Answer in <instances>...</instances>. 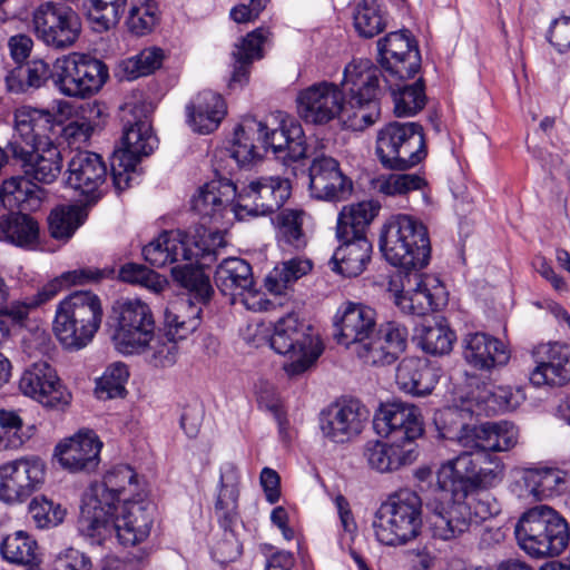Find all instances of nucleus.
<instances>
[{
    "mask_svg": "<svg viewBox=\"0 0 570 570\" xmlns=\"http://www.w3.org/2000/svg\"><path fill=\"white\" fill-rule=\"evenodd\" d=\"M381 76L379 67L368 60L350 62L344 68L341 88L321 81L299 91L298 115L312 125H325L338 117L345 128L362 131L380 119Z\"/></svg>",
    "mask_w": 570,
    "mask_h": 570,
    "instance_id": "1",
    "label": "nucleus"
},
{
    "mask_svg": "<svg viewBox=\"0 0 570 570\" xmlns=\"http://www.w3.org/2000/svg\"><path fill=\"white\" fill-rule=\"evenodd\" d=\"M291 194V180L281 176L257 177L240 189L229 179H215L198 189L191 209L205 222L223 224L228 216L244 219L274 214Z\"/></svg>",
    "mask_w": 570,
    "mask_h": 570,
    "instance_id": "2",
    "label": "nucleus"
},
{
    "mask_svg": "<svg viewBox=\"0 0 570 570\" xmlns=\"http://www.w3.org/2000/svg\"><path fill=\"white\" fill-rule=\"evenodd\" d=\"M269 150L286 166L305 158L307 147L302 126L283 120L277 128L269 129L255 118H244L234 131L232 157L238 165L247 166Z\"/></svg>",
    "mask_w": 570,
    "mask_h": 570,
    "instance_id": "3",
    "label": "nucleus"
},
{
    "mask_svg": "<svg viewBox=\"0 0 570 570\" xmlns=\"http://www.w3.org/2000/svg\"><path fill=\"white\" fill-rule=\"evenodd\" d=\"M202 261L200 256L195 255L190 261L171 267L174 282L186 291L187 297L165 311L164 325L170 341L184 340L198 328L203 307L214 295L209 275L205 272V267H209L213 262L203 264Z\"/></svg>",
    "mask_w": 570,
    "mask_h": 570,
    "instance_id": "4",
    "label": "nucleus"
},
{
    "mask_svg": "<svg viewBox=\"0 0 570 570\" xmlns=\"http://www.w3.org/2000/svg\"><path fill=\"white\" fill-rule=\"evenodd\" d=\"M137 473L127 464L110 468L101 481L94 482L80 505L77 527L81 535L100 538L108 533V515L120 502L139 497Z\"/></svg>",
    "mask_w": 570,
    "mask_h": 570,
    "instance_id": "5",
    "label": "nucleus"
},
{
    "mask_svg": "<svg viewBox=\"0 0 570 570\" xmlns=\"http://www.w3.org/2000/svg\"><path fill=\"white\" fill-rule=\"evenodd\" d=\"M472 399L461 405L445 406L434 415L439 436L456 441L462 446H483L494 451H509L518 443L519 430L508 421L487 422L480 425L471 421L478 414Z\"/></svg>",
    "mask_w": 570,
    "mask_h": 570,
    "instance_id": "6",
    "label": "nucleus"
},
{
    "mask_svg": "<svg viewBox=\"0 0 570 570\" xmlns=\"http://www.w3.org/2000/svg\"><path fill=\"white\" fill-rule=\"evenodd\" d=\"M381 205L368 200L343 207L337 217L336 238L340 242L330 264L344 277L362 274L371 261L372 243L366 230L377 216Z\"/></svg>",
    "mask_w": 570,
    "mask_h": 570,
    "instance_id": "7",
    "label": "nucleus"
},
{
    "mask_svg": "<svg viewBox=\"0 0 570 570\" xmlns=\"http://www.w3.org/2000/svg\"><path fill=\"white\" fill-rule=\"evenodd\" d=\"M114 313L116 324L111 338L118 352L134 355L153 347L156 366H168L175 362L176 341L167 338V343L158 344L155 318L148 304L140 299H127L114 308Z\"/></svg>",
    "mask_w": 570,
    "mask_h": 570,
    "instance_id": "8",
    "label": "nucleus"
},
{
    "mask_svg": "<svg viewBox=\"0 0 570 570\" xmlns=\"http://www.w3.org/2000/svg\"><path fill=\"white\" fill-rule=\"evenodd\" d=\"M122 120L121 146L115 149L110 157L112 186L118 194L139 183L138 164L144 156L150 155L158 144L142 107L134 106Z\"/></svg>",
    "mask_w": 570,
    "mask_h": 570,
    "instance_id": "9",
    "label": "nucleus"
},
{
    "mask_svg": "<svg viewBox=\"0 0 570 570\" xmlns=\"http://www.w3.org/2000/svg\"><path fill=\"white\" fill-rule=\"evenodd\" d=\"M380 249L386 262L404 272L422 269L431 258L428 228L414 216L392 215L382 227Z\"/></svg>",
    "mask_w": 570,
    "mask_h": 570,
    "instance_id": "10",
    "label": "nucleus"
},
{
    "mask_svg": "<svg viewBox=\"0 0 570 570\" xmlns=\"http://www.w3.org/2000/svg\"><path fill=\"white\" fill-rule=\"evenodd\" d=\"M514 534L520 548L534 558L559 556L570 540L567 520L548 505L527 510L517 522Z\"/></svg>",
    "mask_w": 570,
    "mask_h": 570,
    "instance_id": "11",
    "label": "nucleus"
},
{
    "mask_svg": "<svg viewBox=\"0 0 570 570\" xmlns=\"http://www.w3.org/2000/svg\"><path fill=\"white\" fill-rule=\"evenodd\" d=\"M373 528L384 546L397 547L414 540L422 528L421 498L410 489L390 494L377 509Z\"/></svg>",
    "mask_w": 570,
    "mask_h": 570,
    "instance_id": "12",
    "label": "nucleus"
},
{
    "mask_svg": "<svg viewBox=\"0 0 570 570\" xmlns=\"http://www.w3.org/2000/svg\"><path fill=\"white\" fill-rule=\"evenodd\" d=\"M225 245L224 235L219 230L209 232L206 239L197 242L186 232L174 229L160 233L142 247L141 254L147 263L157 268L178 265L190 261L195 255L203 258V264H207L217 261L219 250Z\"/></svg>",
    "mask_w": 570,
    "mask_h": 570,
    "instance_id": "13",
    "label": "nucleus"
},
{
    "mask_svg": "<svg viewBox=\"0 0 570 570\" xmlns=\"http://www.w3.org/2000/svg\"><path fill=\"white\" fill-rule=\"evenodd\" d=\"M271 347L281 355H289L291 362L283 368L288 376L306 372L321 356L323 346L313 334L311 325L298 320L294 313L279 318L269 340Z\"/></svg>",
    "mask_w": 570,
    "mask_h": 570,
    "instance_id": "14",
    "label": "nucleus"
},
{
    "mask_svg": "<svg viewBox=\"0 0 570 570\" xmlns=\"http://www.w3.org/2000/svg\"><path fill=\"white\" fill-rule=\"evenodd\" d=\"M376 155L384 168L404 171L419 165L428 155L422 125L391 121L377 132Z\"/></svg>",
    "mask_w": 570,
    "mask_h": 570,
    "instance_id": "15",
    "label": "nucleus"
},
{
    "mask_svg": "<svg viewBox=\"0 0 570 570\" xmlns=\"http://www.w3.org/2000/svg\"><path fill=\"white\" fill-rule=\"evenodd\" d=\"M109 79V68L90 55L73 52L56 59L57 90L67 97L97 94Z\"/></svg>",
    "mask_w": 570,
    "mask_h": 570,
    "instance_id": "16",
    "label": "nucleus"
},
{
    "mask_svg": "<svg viewBox=\"0 0 570 570\" xmlns=\"http://www.w3.org/2000/svg\"><path fill=\"white\" fill-rule=\"evenodd\" d=\"M81 18L70 6L47 1L32 13V31L38 40L56 50H67L79 39Z\"/></svg>",
    "mask_w": 570,
    "mask_h": 570,
    "instance_id": "17",
    "label": "nucleus"
},
{
    "mask_svg": "<svg viewBox=\"0 0 570 570\" xmlns=\"http://www.w3.org/2000/svg\"><path fill=\"white\" fill-rule=\"evenodd\" d=\"M156 505L153 501L141 499L140 495L122 503L120 515L112 512L108 515V533L100 538L83 535L91 544L101 546L107 539L116 535L124 547H134L145 541L154 524Z\"/></svg>",
    "mask_w": 570,
    "mask_h": 570,
    "instance_id": "18",
    "label": "nucleus"
},
{
    "mask_svg": "<svg viewBox=\"0 0 570 570\" xmlns=\"http://www.w3.org/2000/svg\"><path fill=\"white\" fill-rule=\"evenodd\" d=\"M333 325V336L337 344L363 362V348H367L377 326L376 312L360 303L344 302L334 316Z\"/></svg>",
    "mask_w": 570,
    "mask_h": 570,
    "instance_id": "19",
    "label": "nucleus"
},
{
    "mask_svg": "<svg viewBox=\"0 0 570 570\" xmlns=\"http://www.w3.org/2000/svg\"><path fill=\"white\" fill-rule=\"evenodd\" d=\"M377 62L381 72L397 80H407L421 69L417 41L406 29L387 33L377 41Z\"/></svg>",
    "mask_w": 570,
    "mask_h": 570,
    "instance_id": "20",
    "label": "nucleus"
},
{
    "mask_svg": "<svg viewBox=\"0 0 570 570\" xmlns=\"http://www.w3.org/2000/svg\"><path fill=\"white\" fill-rule=\"evenodd\" d=\"M19 389L22 394L49 410L65 411L72 400L71 393L47 361L35 362L26 368L20 377Z\"/></svg>",
    "mask_w": 570,
    "mask_h": 570,
    "instance_id": "21",
    "label": "nucleus"
},
{
    "mask_svg": "<svg viewBox=\"0 0 570 570\" xmlns=\"http://www.w3.org/2000/svg\"><path fill=\"white\" fill-rule=\"evenodd\" d=\"M46 479V463L38 456L0 465V500L13 504L27 500Z\"/></svg>",
    "mask_w": 570,
    "mask_h": 570,
    "instance_id": "22",
    "label": "nucleus"
},
{
    "mask_svg": "<svg viewBox=\"0 0 570 570\" xmlns=\"http://www.w3.org/2000/svg\"><path fill=\"white\" fill-rule=\"evenodd\" d=\"M373 426L379 435L402 444L417 445L416 440L424 433L421 410L404 402L382 405L374 416Z\"/></svg>",
    "mask_w": 570,
    "mask_h": 570,
    "instance_id": "23",
    "label": "nucleus"
},
{
    "mask_svg": "<svg viewBox=\"0 0 570 570\" xmlns=\"http://www.w3.org/2000/svg\"><path fill=\"white\" fill-rule=\"evenodd\" d=\"M66 175L67 186L78 191L87 205L96 204L106 193L107 166L96 153L77 151L68 161Z\"/></svg>",
    "mask_w": 570,
    "mask_h": 570,
    "instance_id": "24",
    "label": "nucleus"
},
{
    "mask_svg": "<svg viewBox=\"0 0 570 570\" xmlns=\"http://www.w3.org/2000/svg\"><path fill=\"white\" fill-rule=\"evenodd\" d=\"M465 448L470 450L443 463L436 474L439 489L459 498H466L469 492L475 491L476 468L489 458V451H493L483 446Z\"/></svg>",
    "mask_w": 570,
    "mask_h": 570,
    "instance_id": "25",
    "label": "nucleus"
},
{
    "mask_svg": "<svg viewBox=\"0 0 570 570\" xmlns=\"http://www.w3.org/2000/svg\"><path fill=\"white\" fill-rule=\"evenodd\" d=\"M7 149L29 181L51 184L61 173L62 157L53 141L42 142L33 150L23 149L17 141H9Z\"/></svg>",
    "mask_w": 570,
    "mask_h": 570,
    "instance_id": "26",
    "label": "nucleus"
},
{
    "mask_svg": "<svg viewBox=\"0 0 570 570\" xmlns=\"http://www.w3.org/2000/svg\"><path fill=\"white\" fill-rule=\"evenodd\" d=\"M58 117L48 109L21 106L13 112L14 134L9 141H17L23 149L33 150L42 142L53 141Z\"/></svg>",
    "mask_w": 570,
    "mask_h": 570,
    "instance_id": "27",
    "label": "nucleus"
},
{
    "mask_svg": "<svg viewBox=\"0 0 570 570\" xmlns=\"http://www.w3.org/2000/svg\"><path fill=\"white\" fill-rule=\"evenodd\" d=\"M309 191L316 199L340 202L352 194L353 183L343 174L336 159L322 155L309 166Z\"/></svg>",
    "mask_w": 570,
    "mask_h": 570,
    "instance_id": "28",
    "label": "nucleus"
},
{
    "mask_svg": "<svg viewBox=\"0 0 570 570\" xmlns=\"http://www.w3.org/2000/svg\"><path fill=\"white\" fill-rule=\"evenodd\" d=\"M102 442L92 430H80L55 449L61 466L72 473L92 472L100 462Z\"/></svg>",
    "mask_w": 570,
    "mask_h": 570,
    "instance_id": "29",
    "label": "nucleus"
},
{
    "mask_svg": "<svg viewBox=\"0 0 570 570\" xmlns=\"http://www.w3.org/2000/svg\"><path fill=\"white\" fill-rule=\"evenodd\" d=\"M419 271L405 272L402 289L395 295V304L404 314L422 316L439 307L435 296L442 286L436 278Z\"/></svg>",
    "mask_w": 570,
    "mask_h": 570,
    "instance_id": "30",
    "label": "nucleus"
},
{
    "mask_svg": "<svg viewBox=\"0 0 570 570\" xmlns=\"http://www.w3.org/2000/svg\"><path fill=\"white\" fill-rule=\"evenodd\" d=\"M409 341L407 327L397 321H389L376 326L373 337L363 348V363L371 366H385L395 363L405 352Z\"/></svg>",
    "mask_w": 570,
    "mask_h": 570,
    "instance_id": "31",
    "label": "nucleus"
},
{
    "mask_svg": "<svg viewBox=\"0 0 570 570\" xmlns=\"http://www.w3.org/2000/svg\"><path fill=\"white\" fill-rule=\"evenodd\" d=\"M320 429L333 443H345L363 430V411L357 401L334 403L320 414Z\"/></svg>",
    "mask_w": 570,
    "mask_h": 570,
    "instance_id": "32",
    "label": "nucleus"
},
{
    "mask_svg": "<svg viewBox=\"0 0 570 570\" xmlns=\"http://www.w3.org/2000/svg\"><path fill=\"white\" fill-rule=\"evenodd\" d=\"M431 532L434 539L454 540L466 533L472 523V508L469 501L451 495V501L436 503L432 509Z\"/></svg>",
    "mask_w": 570,
    "mask_h": 570,
    "instance_id": "33",
    "label": "nucleus"
},
{
    "mask_svg": "<svg viewBox=\"0 0 570 570\" xmlns=\"http://www.w3.org/2000/svg\"><path fill=\"white\" fill-rule=\"evenodd\" d=\"M537 366L530 375L534 385L563 386L570 381V346L553 343L537 351Z\"/></svg>",
    "mask_w": 570,
    "mask_h": 570,
    "instance_id": "34",
    "label": "nucleus"
},
{
    "mask_svg": "<svg viewBox=\"0 0 570 570\" xmlns=\"http://www.w3.org/2000/svg\"><path fill=\"white\" fill-rule=\"evenodd\" d=\"M239 482L240 474L236 464L233 462L223 463L219 468L214 511L219 527L225 532H233L234 527L239 520Z\"/></svg>",
    "mask_w": 570,
    "mask_h": 570,
    "instance_id": "35",
    "label": "nucleus"
},
{
    "mask_svg": "<svg viewBox=\"0 0 570 570\" xmlns=\"http://www.w3.org/2000/svg\"><path fill=\"white\" fill-rule=\"evenodd\" d=\"M463 356L468 364L480 371L505 365L510 360L508 346L499 338L483 333H469L463 338Z\"/></svg>",
    "mask_w": 570,
    "mask_h": 570,
    "instance_id": "36",
    "label": "nucleus"
},
{
    "mask_svg": "<svg viewBox=\"0 0 570 570\" xmlns=\"http://www.w3.org/2000/svg\"><path fill=\"white\" fill-rule=\"evenodd\" d=\"M567 473L557 468H527L514 482L513 491L520 498L544 500L559 495L566 489Z\"/></svg>",
    "mask_w": 570,
    "mask_h": 570,
    "instance_id": "37",
    "label": "nucleus"
},
{
    "mask_svg": "<svg viewBox=\"0 0 570 570\" xmlns=\"http://www.w3.org/2000/svg\"><path fill=\"white\" fill-rule=\"evenodd\" d=\"M364 456L371 469L389 473L412 464L419 456V450L411 443L372 441L366 443Z\"/></svg>",
    "mask_w": 570,
    "mask_h": 570,
    "instance_id": "38",
    "label": "nucleus"
},
{
    "mask_svg": "<svg viewBox=\"0 0 570 570\" xmlns=\"http://www.w3.org/2000/svg\"><path fill=\"white\" fill-rule=\"evenodd\" d=\"M399 389L413 396H425L432 393L439 382V368L426 358H403L396 368Z\"/></svg>",
    "mask_w": 570,
    "mask_h": 570,
    "instance_id": "39",
    "label": "nucleus"
},
{
    "mask_svg": "<svg viewBox=\"0 0 570 570\" xmlns=\"http://www.w3.org/2000/svg\"><path fill=\"white\" fill-rule=\"evenodd\" d=\"M267 35L268 30L259 27L240 38L239 43L235 45V49L232 52L234 63L228 82L229 88H242L248 82L253 62L262 59L264 56L263 45L267 39Z\"/></svg>",
    "mask_w": 570,
    "mask_h": 570,
    "instance_id": "40",
    "label": "nucleus"
},
{
    "mask_svg": "<svg viewBox=\"0 0 570 570\" xmlns=\"http://www.w3.org/2000/svg\"><path fill=\"white\" fill-rule=\"evenodd\" d=\"M380 86L383 89L381 99L386 91L390 92L393 104L394 114L397 117H411L420 112L426 105L425 82L423 78H419L415 82L409 85L405 80H397L382 76Z\"/></svg>",
    "mask_w": 570,
    "mask_h": 570,
    "instance_id": "41",
    "label": "nucleus"
},
{
    "mask_svg": "<svg viewBox=\"0 0 570 570\" xmlns=\"http://www.w3.org/2000/svg\"><path fill=\"white\" fill-rule=\"evenodd\" d=\"M49 80L57 89L56 61L52 66L41 59L28 61L13 68L6 77V85L12 94H24L39 89Z\"/></svg>",
    "mask_w": 570,
    "mask_h": 570,
    "instance_id": "42",
    "label": "nucleus"
},
{
    "mask_svg": "<svg viewBox=\"0 0 570 570\" xmlns=\"http://www.w3.org/2000/svg\"><path fill=\"white\" fill-rule=\"evenodd\" d=\"M214 281L223 295H233L236 289L249 292L254 285L252 266L239 257L224 258L215 271Z\"/></svg>",
    "mask_w": 570,
    "mask_h": 570,
    "instance_id": "43",
    "label": "nucleus"
},
{
    "mask_svg": "<svg viewBox=\"0 0 570 570\" xmlns=\"http://www.w3.org/2000/svg\"><path fill=\"white\" fill-rule=\"evenodd\" d=\"M305 212L284 208L273 218L276 239L279 246L289 250H302L307 245V235L303 229Z\"/></svg>",
    "mask_w": 570,
    "mask_h": 570,
    "instance_id": "44",
    "label": "nucleus"
},
{
    "mask_svg": "<svg viewBox=\"0 0 570 570\" xmlns=\"http://www.w3.org/2000/svg\"><path fill=\"white\" fill-rule=\"evenodd\" d=\"M0 235L10 244L29 248L39 242L40 228L29 214L10 213L0 219Z\"/></svg>",
    "mask_w": 570,
    "mask_h": 570,
    "instance_id": "45",
    "label": "nucleus"
},
{
    "mask_svg": "<svg viewBox=\"0 0 570 570\" xmlns=\"http://www.w3.org/2000/svg\"><path fill=\"white\" fill-rule=\"evenodd\" d=\"M58 307L70 313L90 328V333H97L102 322V306L100 298L89 291H77L62 299Z\"/></svg>",
    "mask_w": 570,
    "mask_h": 570,
    "instance_id": "46",
    "label": "nucleus"
},
{
    "mask_svg": "<svg viewBox=\"0 0 570 570\" xmlns=\"http://www.w3.org/2000/svg\"><path fill=\"white\" fill-rule=\"evenodd\" d=\"M52 328L63 348L71 352L86 347L96 335L85 323L58 306Z\"/></svg>",
    "mask_w": 570,
    "mask_h": 570,
    "instance_id": "47",
    "label": "nucleus"
},
{
    "mask_svg": "<svg viewBox=\"0 0 570 570\" xmlns=\"http://www.w3.org/2000/svg\"><path fill=\"white\" fill-rule=\"evenodd\" d=\"M307 258L293 257L277 264L265 277V288L274 295H283L299 278L312 271Z\"/></svg>",
    "mask_w": 570,
    "mask_h": 570,
    "instance_id": "48",
    "label": "nucleus"
},
{
    "mask_svg": "<svg viewBox=\"0 0 570 570\" xmlns=\"http://www.w3.org/2000/svg\"><path fill=\"white\" fill-rule=\"evenodd\" d=\"M160 18L158 0H130L126 26L130 33L141 37L153 32Z\"/></svg>",
    "mask_w": 570,
    "mask_h": 570,
    "instance_id": "49",
    "label": "nucleus"
},
{
    "mask_svg": "<svg viewBox=\"0 0 570 570\" xmlns=\"http://www.w3.org/2000/svg\"><path fill=\"white\" fill-rule=\"evenodd\" d=\"M354 27L363 38H373L386 28V12L377 0H362L354 14Z\"/></svg>",
    "mask_w": 570,
    "mask_h": 570,
    "instance_id": "50",
    "label": "nucleus"
},
{
    "mask_svg": "<svg viewBox=\"0 0 570 570\" xmlns=\"http://www.w3.org/2000/svg\"><path fill=\"white\" fill-rule=\"evenodd\" d=\"M472 401H475L478 414L487 415L512 411L519 405L518 394L509 386L483 387L472 395Z\"/></svg>",
    "mask_w": 570,
    "mask_h": 570,
    "instance_id": "51",
    "label": "nucleus"
},
{
    "mask_svg": "<svg viewBox=\"0 0 570 570\" xmlns=\"http://www.w3.org/2000/svg\"><path fill=\"white\" fill-rule=\"evenodd\" d=\"M38 544L24 531H17L7 535L1 544L0 552L7 561L16 564H31L37 559Z\"/></svg>",
    "mask_w": 570,
    "mask_h": 570,
    "instance_id": "52",
    "label": "nucleus"
},
{
    "mask_svg": "<svg viewBox=\"0 0 570 570\" xmlns=\"http://www.w3.org/2000/svg\"><path fill=\"white\" fill-rule=\"evenodd\" d=\"M50 236L58 240H69L83 224L85 216L76 206H57L48 216Z\"/></svg>",
    "mask_w": 570,
    "mask_h": 570,
    "instance_id": "53",
    "label": "nucleus"
},
{
    "mask_svg": "<svg viewBox=\"0 0 570 570\" xmlns=\"http://www.w3.org/2000/svg\"><path fill=\"white\" fill-rule=\"evenodd\" d=\"M374 189L385 196H407L412 191L422 190L426 180L419 174H389L373 181Z\"/></svg>",
    "mask_w": 570,
    "mask_h": 570,
    "instance_id": "54",
    "label": "nucleus"
},
{
    "mask_svg": "<svg viewBox=\"0 0 570 570\" xmlns=\"http://www.w3.org/2000/svg\"><path fill=\"white\" fill-rule=\"evenodd\" d=\"M88 20L96 32H105L119 21L127 0H90Z\"/></svg>",
    "mask_w": 570,
    "mask_h": 570,
    "instance_id": "55",
    "label": "nucleus"
},
{
    "mask_svg": "<svg viewBox=\"0 0 570 570\" xmlns=\"http://www.w3.org/2000/svg\"><path fill=\"white\" fill-rule=\"evenodd\" d=\"M456 340L454 331L446 323L435 322L434 325H424L420 335V346L431 355H445L452 351Z\"/></svg>",
    "mask_w": 570,
    "mask_h": 570,
    "instance_id": "56",
    "label": "nucleus"
},
{
    "mask_svg": "<svg viewBox=\"0 0 570 570\" xmlns=\"http://www.w3.org/2000/svg\"><path fill=\"white\" fill-rule=\"evenodd\" d=\"M60 292V285L58 281H50L41 289L31 297H26L21 301L13 302L8 306L6 303L4 311L0 312V315L9 316L13 322L21 324L27 320L31 309L49 302Z\"/></svg>",
    "mask_w": 570,
    "mask_h": 570,
    "instance_id": "57",
    "label": "nucleus"
},
{
    "mask_svg": "<svg viewBox=\"0 0 570 570\" xmlns=\"http://www.w3.org/2000/svg\"><path fill=\"white\" fill-rule=\"evenodd\" d=\"M128 377L129 371L126 364L114 363L109 365L104 375L97 381L96 396L100 400L124 397Z\"/></svg>",
    "mask_w": 570,
    "mask_h": 570,
    "instance_id": "58",
    "label": "nucleus"
},
{
    "mask_svg": "<svg viewBox=\"0 0 570 570\" xmlns=\"http://www.w3.org/2000/svg\"><path fill=\"white\" fill-rule=\"evenodd\" d=\"M29 513L40 529H48L60 524L66 510L45 495L35 497L29 503Z\"/></svg>",
    "mask_w": 570,
    "mask_h": 570,
    "instance_id": "59",
    "label": "nucleus"
},
{
    "mask_svg": "<svg viewBox=\"0 0 570 570\" xmlns=\"http://www.w3.org/2000/svg\"><path fill=\"white\" fill-rule=\"evenodd\" d=\"M118 277L125 283L139 285L154 292H160L164 288L165 281L160 277V275L142 264H124L119 268Z\"/></svg>",
    "mask_w": 570,
    "mask_h": 570,
    "instance_id": "60",
    "label": "nucleus"
},
{
    "mask_svg": "<svg viewBox=\"0 0 570 570\" xmlns=\"http://www.w3.org/2000/svg\"><path fill=\"white\" fill-rule=\"evenodd\" d=\"M163 61V51L158 48H147L137 56L129 58L124 62V70L128 79H137L153 73L160 68Z\"/></svg>",
    "mask_w": 570,
    "mask_h": 570,
    "instance_id": "61",
    "label": "nucleus"
},
{
    "mask_svg": "<svg viewBox=\"0 0 570 570\" xmlns=\"http://www.w3.org/2000/svg\"><path fill=\"white\" fill-rule=\"evenodd\" d=\"M0 426L11 448L21 446L32 435L33 426L23 428L21 417L13 411H0Z\"/></svg>",
    "mask_w": 570,
    "mask_h": 570,
    "instance_id": "62",
    "label": "nucleus"
},
{
    "mask_svg": "<svg viewBox=\"0 0 570 570\" xmlns=\"http://www.w3.org/2000/svg\"><path fill=\"white\" fill-rule=\"evenodd\" d=\"M58 124L52 136H61L69 145L88 141L94 130L90 121L85 117L70 119L66 124L58 117Z\"/></svg>",
    "mask_w": 570,
    "mask_h": 570,
    "instance_id": "63",
    "label": "nucleus"
},
{
    "mask_svg": "<svg viewBox=\"0 0 570 570\" xmlns=\"http://www.w3.org/2000/svg\"><path fill=\"white\" fill-rule=\"evenodd\" d=\"M462 499L469 501L472 508V519L475 523L495 517L501 511V504L489 492H479L476 490L469 492L468 497Z\"/></svg>",
    "mask_w": 570,
    "mask_h": 570,
    "instance_id": "64",
    "label": "nucleus"
}]
</instances>
